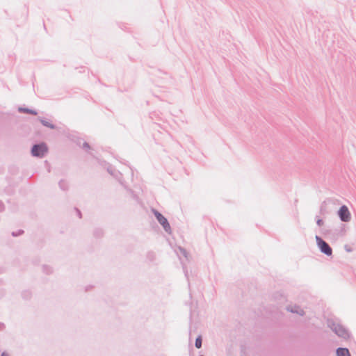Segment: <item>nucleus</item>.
<instances>
[{
	"label": "nucleus",
	"instance_id": "18",
	"mask_svg": "<svg viewBox=\"0 0 356 356\" xmlns=\"http://www.w3.org/2000/svg\"><path fill=\"white\" fill-rule=\"evenodd\" d=\"M24 233V231L23 229H18L17 231L13 232L11 233V235L13 237H17V236L22 235Z\"/></svg>",
	"mask_w": 356,
	"mask_h": 356
},
{
	"label": "nucleus",
	"instance_id": "29",
	"mask_svg": "<svg viewBox=\"0 0 356 356\" xmlns=\"http://www.w3.org/2000/svg\"><path fill=\"white\" fill-rule=\"evenodd\" d=\"M133 196H134V198L135 200H138V197L136 195L134 194V195H133Z\"/></svg>",
	"mask_w": 356,
	"mask_h": 356
},
{
	"label": "nucleus",
	"instance_id": "7",
	"mask_svg": "<svg viewBox=\"0 0 356 356\" xmlns=\"http://www.w3.org/2000/svg\"><path fill=\"white\" fill-rule=\"evenodd\" d=\"M38 121L45 127H48L51 129H56L57 127L56 124L47 121L45 118L42 117H38Z\"/></svg>",
	"mask_w": 356,
	"mask_h": 356
},
{
	"label": "nucleus",
	"instance_id": "24",
	"mask_svg": "<svg viewBox=\"0 0 356 356\" xmlns=\"http://www.w3.org/2000/svg\"><path fill=\"white\" fill-rule=\"evenodd\" d=\"M4 204L2 201L0 200V212L3 211L4 210Z\"/></svg>",
	"mask_w": 356,
	"mask_h": 356
},
{
	"label": "nucleus",
	"instance_id": "3",
	"mask_svg": "<svg viewBox=\"0 0 356 356\" xmlns=\"http://www.w3.org/2000/svg\"><path fill=\"white\" fill-rule=\"evenodd\" d=\"M152 211L154 217L156 218V220L162 226L165 232L168 234H171L172 229L168 222V220L156 209H152Z\"/></svg>",
	"mask_w": 356,
	"mask_h": 356
},
{
	"label": "nucleus",
	"instance_id": "26",
	"mask_svg": "<svg viewBox=\"0 0 356 356\" xmlns=\"http://www.w3.org/2000/svg\"><path fill=\"white\" fill-rule=\"evenodd\" d=\"M107 171L109 174L111 175H113V170L111 169V168H107Z\"/></svg>",
	"mask_w": 356,
	"mask_h": 356
},
{
	"label": "nucleus",
	"instance_id": "20",
	"mask_svg": "<svg viewBox=\"0 0 356 356\" xmlns=\"http://www.w3.org/2000/svg\"><path fill=\"white\" fill-rule=\"evenodd\" d=\"M316 225L318 226V227H321L324 224V221L323 219L320 218L318 216H316Z\"/></svg>",
	"mask_w": 356,
	"mask_h": 356
},
{
	"label": "nucleus",
	"instance_id": "25",
	"mask_svg": "<svg viewBox=\"0 0 356 356\" xmlns=\"http://www.w3.org/2000/svg\"><path fill=\"white\" fill-rule=\"evenodd\" d=\"M6 328V325L3 323L0 322V331L3 330Z\"/></svg>",
	"mask_w": 356,
	"mask_h": 356
},
{
	"label": "nucleus",
	"instance_id": "21",
	"mask_svg": "<svg viewBox=\"0 0 356 356\" xmlns=\"http://www.w3.org/2000/svg\"><path fill=\"white\" fill-rule=\"evenodd\" d=\"M82 148L86 150V152H88V150H90L91 149L90 145L88 144V143L84 141L83 143V145H82Z\"/></svg>",
	"mask_w": 356,
	"mask_h": 356
},
{
	"label": "nucleus",
	"instance_id": "19",
	"mask_svg": "<svg viewBox=\"0 0 356 356\" xmlns=\"http://www.w3.org/2000/svg\"><path fill=\"white\" fill-rule=\"evenodd\" d=\"M179 250L181 252V254L186 259H188V253L187 252L186 250L182 247H179Z\"/></svg>",
	"mask_w": 356,
	"mask_h": 356
},
{
	"label": "nucleus",
	"instance_id": "15",
	"mask_svg": "<svg viewBox=\"0 0 356 356\" xmlns=\"http://www.w3.org/2000/svg\"><path fill=\"white\" fill-rule=\"evenodd\" d=\"M42 271L47 275H50L53 273V269L51 266L47 265H43Z\"/></svg>",
	"mask_w": 356,
	"mask_h": 356
},
{
	"label": "nucleus",
	"instance_id": "17",
	"mask_svg": "<svg viewBox=\"0 0 356 356\" xmlns=\"http://www.w3.org/2000/svg\"><path fill=\"white\" fill-rule=\"evenodd\" d=\"M345 227H346V225L344 224L341 223L340 227H339V229L338 230L339 234L341 236H343L345 234V233H346Z\"/></svg>",
	"mask_w": 356,
	"mask_h": 356
},
{
	"label": "nucleus",
	"instance_id": "1",
	"mask_svg": "<svg viewBox=\"0 0 356 356\" xmlns=\"http://www.w3.org/2000/svg\"><path fill=\"white\" fill-rule=\"evenodd\" d=\"M327 325L338 337L344 339L350 338L349 331L342 325L337 323L332 319H328Z\"/></svg>",
	"mask_w": 356,
	"mask_h": 356
},
{
	"label": "nucleus",
	"instance_id": "23",
	"mask_svg": "<svg viewBox=\"0 0 356 356\" xmlns=\"http://www.w3.org/2000/svg\"><path fill=\"white\" fill-rule=\"evenodd\" d=\"M344 248H345V250L348 252H350L353 250L352 248L350 247H349L348 245H345Z\"/></svg>",
	"mask_w": 356,
	"mask_h": 356
},
{
	"label": "nucleus",
	"instance_id": "2",
	"mask_svg": "<svg viewBox=\"0 0 356 356\" xmlns=\"http://www.w3.org/2000/svg\"><path fill=\"white\" fill-rule=\"evenodd\" d=\"M49 150L47 145L44 142L33 144L31 148V154L33 157L43 158Z\"/></svg>",
	"mask_w": 356,
	"mask_h": 356
},
{
	"label": "nucleus",
	"instance_id": "5",
	"mask_svg": "<svg viewBox=\"0 0 356 356\" xmlns=\"http://www.w3.org/2000/svg\"><path fill=\"white\" fill-rule=\"evenodd\" d=\"M337 215L341 222H348L351 219L350 212L346 205H341L338 211Z\"/></svg>",
	"mask_w": 356,
	"mask_h": 356
},
{
	"label": "nucleus",
	"instance_id": "10",
	"mask_svg": "<svg viewBox=\"0 0 356 356\" xmlns=\"http://www.w3.org/2000/svg\"><path fill=\"white\" fill-rule=\"evenodd\" d=\"M32 291L29 289H25L21 292V297L24 300H30L32 298Z\"/></svg>",
	"mask_w": 356,
	"mask_h": 356
},
{
	"label": "nucleus",
	"instance_id": "8",
	"mask_svg": "<svg viewBox=\"0 0 356 356\" xmlns=\"http://www.w3.org/2000/svg\"><path fill=\"white\" fill-rule=\"evenodd\" d=\"M337 356H351L350 353L347 348L339 347L336 349Z\"/></svg>",
	"mask_w": 356,
	"mask_h": 356
},
{
	"label": "nucleus",
	"instance_id": "30",
	"mask_svg": "<svg viewBox=\"0 0 356 356\" xmlns=\"http://www.w3.org/2000/svg\"><path fill=\"white\" fill-rule=\"evenodd\" d=\"M184 273H185V276L187 277V272L184 270Z\"/></svg>",
	"mask_w": 356,
	"mask_h": 356
},
{
	"label": "nucleus",
	"instance_id": "16",
	"mask_svg": "<svg viewBox=\"0 0 356 356\" xmlns=\"http://www.w3.org/2000/svg\"><path fill=\"white\" fill-rule=\"evenodd\" d=\"M319 213L321 215H325V213H327V211H326V202L325 201H323L321 206H320V210H319Z\"/></svg>",
	"mask_w": 356,
	"mask_h": 356
},
{
	"label": "nucleus",
	"instance_id": "6",
	"mask_svg": "<svg viewBox=\"0 0 356 356\" xmlns=\"http://www.w3.org/2000/svg\"><path fill=\"white\" fill-rule=\"evenodd\" d=\"M286 310L291 313L297 314L301 316H303L305 314V311L296 305H295L293 306H292V305L287 306Z\"/></svg>",
	"mask_w": 356,
	"mask_h": 356
},
{
	"label": "nucleus",
	"instance_id": "28",
	"mask_svg": "<svg viewBox=\"0 0 356 356\" xmlns=\"http://www.w3.org/2000/svg\"><path fill=\"white\" fill-rule=\"evenodd\" d=\"M81 139H79L78 141L76 142L77 145L79 146L81 145Z\"/></svg>",
	"mask_w": 356,
	"mask_h": 356
},
{
	"label": "nucleus",
	"instance_id": "12",
	"mask_svg": "<svg viewBox=\"0 0 356 356\" xmlns=\"http://www.w3.org/2000/svg\"><path fill=\"white\" fill-rule=\"evenodd\" d=\"M156 254L154 251H148L146 254V259L150 262L153 263L156 261Z\"/></svg>",
	"mask_w": 356,
	"mask_h": 356
},
{
	"label": "nucleus",
	"instance_id": "4",
	"mask_svg": "<svg viewBox=\"0 0 356 356\" xmlns=\"http://www.w3.org/2000/svg\"><path fill=\"white\" fill-rule=\"evenodd\" d=\"M315 238L320 252L327 257L332 256V248L328 244V243H327L325 240H323L321 236L318 235L316 236Z\"/></svg>",
	"mask_w": 356,
	"mask_h": 356
},
{
	"label": "nucleus",
	"instance_id": "13",
	"mask_svg": "<svg viewBox=\"0 0 356 356\" xmlns=\"http://www.w3.org/2000/svg\"><path fill=\"white\" fill-rule=\"evenodd\" d=\"M59 188L64 191H67L69 188L68 183L64 179H61L58 182Z\"/></svg>",
	"mask_w": 356,
	"mask_h": 356
},
{
	"label": "nucleus",
	"instance_id": "9",
	"mask_svg": "<svg viewBox=\"0 0 356 356\" xmlns=\"http://www.w3.org/2000/svg\"><path fill=\"white\" fill-rule=\"evenodd\" d=\"M18 111L21 113H26L33 115H36L38 114V111L36 110L22 106L18 108Z\"/></svg>",
	"mask_w": 356,
	"mask_h": 356
},
{
	"label": "nucleus",
	"instance_id": "14",
	"mask_svg": "<svg viewBox=\"0 0 356 356\" xmlns=\"http://www.w3.org/2000/svg\"><path fill=\"white\" fill-rule=\"evenodd\" d=\"M202 337L201 335H198L195 339V346L199 349V348H202Z\"/></svg>",
	"mask_w": 356,
	"mask_h": 356
},
{
	"label": "nucleus",
	"instance_id": "31",
	"mask_svg": "<svg viewBox=\"0 0 356 356\" xmlns=\"http://www.w3.org/2000/svg\"><path fill=\"white\" fill-rule=\"evenodd\" d=\"M199 356H204L203 355H200Z\"/></svg>",
	"mask_w": 356,
	"mask_h": 356
},
{
	"label": "nucleus",
	"instance_id": "22",
	"mask_svg": "<svg viewBox=\"0 0 356 356\" xmlns=\"http://www.w3.org/2000/svg\"><path fill=\"white\" fill-rule=\"evenodd\" d=\"M74 210L76 211L77 216L79 218H82V213H81V211L78 208H76V207L74 208Z\"/></svg>",
	"mask_w": 356,
	"mask_h": 356
},
{
	"label": "nucleus",
	"instance_id": "27",
	"mask_svg": "<svg viewBox=\"0 0 356 356\" xmlns=\"http://www.w3.org/2000/svg\"><path fill=\"white\" fill-rule=\"evenodd\" d=\"M1 356H9V355L6 351H3L1 353Z\"/></svg>",
	"mask_w": 356,
	"mask_h": 356
},
{
	"label": "nucleus",
	"instance_id": "11",
	"mask_svg": "<svg viewBox=\"0 0 356 356\" xmlns=\"http://www.w3.org/2000/svg\"><path fill=\"white\" fill-rule=\"evenodd\" d=\"M92 234L95 238H101L104 236V232L103 229L100 227H96L94 229Z\"/></svg>",
	"mask_w": 356,
	"mask_h": 356
}]
</instances>
